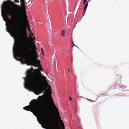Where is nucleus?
Instances as JSON below:
<instances>
[{"label":"nucleus","instance_id":"obj_17","mask_svg":"<svg viewBox=\"0 0 129 129\" xmlns=\"http://www.w3.org/2000/svg\"><path fill=\"white\" fill-rule=\"evenodd\" d=\"M41 52H42V54L43 55H44V53L43 51L42 48H41Z\"/></svg>","mask_w":129,"mask_h":129},{"label":"nucleus","instance_id":"obj_13","mask_svg":"<svg viewBox=\"0 0 129 129\" xmlns=\"http://www.w3.org/2000/svg\"><path fill=\"white\" fill-rule=\"evenodd\" d=\"M65 31L64 30H62L61 31V36L62 37H64L65 35Z\"/></svg>","mask_w":129,"mask_h":129},{"label":"nucleus","instance_id":"obj_15","mask_svg":"<svg viewBox=\"0 0 129 129\" xmlns=\"http://www.w3.org/2000/svg\"><path fill=\"white\" fill-rule=\"evenodd\" d=\"M61 125H62V129H64L65 127L63 123L62 122H61Z\"/></svg>","mask_w":129,"mask_h":129},{"label":"nucleus","instance_id":"obj_19","mask_svg":"<svg viewBox=\"0 0 129 129\" xmlns=\"http://www.w3.org/2000/svg\"><path fill=\"white\" fill-rule=\"evenodd\" d=\"M42 126L44 128H45L46 127L45 126H44L43 125H42Z\"/></svg>","mask_w":129,"mask_h":129},{"label":"nucleus","instance_id":"obj_8","mask_svg":"<svg viewBox=\"0 0 129 129\" xmlns=\"http://www.w3.org/2000/svg\"><path fill=\"white\" fill-rule=\"evenodd\" d=\"M83 4L85 5L83 10H86L87 7L88 5V3H86L87 2V1L86 0H84L83 1Z\"/></svg>","mask_w":129,"mask_h":129},{"label":"nucleus","instance_id":"obj_6","mask_svg":"<svg viewBox=\"0 0 129 129\" xmlns=\"http://www.w3.org/2000/svg\"><path fill=\"white\" fill-rule=\"evenodd\" d=\"M49 101H50V102H51V103L52 104V105L54 106L55 109L56 110L57 112V116L58 117V118H59V119H60V120H61V118H60V117L59 116V113L58 111L57 110V108L55 106V105L53 103V101L52 100V98L51 97V96H50L49 97Z\"/></svg>","mask_w":129,"mask_h":129},{"label":"nucleus","instance_id":"obj_16","mask_svg":"<svg viewBox=\"0 0 129 129\" xmlns=\"http://www.w3.org/2000/svg\"><path fill=\"white\" fill-rule=\"evenodd\" d=\"M72 47H73L74 46H76L74 44V42L73 41H72Z\"/></svg>","mask_w":129,"mask_h":129},{"label":"nucleus","instance_id":"obj_24","mask_svg":"<svg viewBox=\"0 0 129 129\" xmlns=\"http://www.w3.org/2000/svg\"><path fill=\"white\" fill-rule=\"evenodd\" d=\"M89 100V101H90L92 102V101H91V100Z\"/></svg>","mask_w":129,"mask_h":129},{"label":"nucleus","instance_id":"obj_1","mask_svg":"<svg viewBox=\"0 0 129 129\" xmlns=\"http://www.w3.org/2000/svg\"><path fill=\"white\" fill-rule=\"evenodd\" d=\"M8 1L7 5L2 6V16L5 21L9 22V28L7 27V31L9 33H18L20 31L18 24L22 18L21 8L10 0Z\"/></svg>","mask_w":129,"mask_h":129},{"label":"nucleus","instance_id":"obj_3","mask_svg":"<svg viewBox=\"0 0 129 129\" xmlns=\"http://www.w3.org/2000/svg\"><path fill=\"white\" fill-rule=\"evenodd\" d=\"M39 98H40V101H38L36 99L32 100L31 101L32 104L25 106L23 108V109L26 110L27 111H30L33 113L39 114L41 117L44 121L45 126L48 129H57L56 127L52 126L50 117L48 114L46 110L43 109L40 112L38 111V109L40 106L42 99L41 96H40L38 99Z\"/></svg>","mask_w":129,"mask_h":129},{"label":"nucleus","instance_id":"obj_14","mask_svg":"<svg viewBox=\"0 0 129 129\" xmlns=\"http://www.w3.org/2000/svg\"><path fill=\"white\" fill-rule=\"evenodd\" d=\"M32 36H33V34L32 33H31V34H30L29 35V36L31 37V39L33 40L34 41L35 39H34L35 37L34 38V39H33V38L32 37Z\"/></svg>","mask_w":129,"mask_h":129},{"label":"nucleus","instance_id":"obj_21","mask_svg":"<svg viewBox=\"0 0 129 129\" xmlns=\"http://www.w3.org/2000/svg\"><path fill=\"white\" fill-rule=\"evenodd\" d=\"M47 16H48V17H49V14H48H48L47 13Z\"/></svg>","mask_w":129,"mask_h":129},{"label":"nucleus","instance_id":"obj_22","mask_svg":"<svg viewBox=\"0 0 129 129\" xmlns=\"http://www.w3.org/2000/svg\"><path fill=\"white\" fill-rule=\"evenodd\" d=\"M68 71L70 73V70H69V69H68Z\"/></svg>","mask_w":129,"mask_h":129},{"label":"nucleus","instance_id":"obj_7","mask_svg":"<svg viewBox=\"0 0 129 129\" xmlns=\"http://www.w3.org/2000/svg\"><path fill=\"white\" fill-rule=\"evenodd\" d=\"M26 22L25 24L26 25H23V28L25 31L26 30V28L27 26L28 27V29L29 31V33L32 32L30 29V26L28 23V21H27V18H26Z\"/></svg>","mask_w":129,"mask_h":129},{"label":"nucleus","instance_id":"obj_11","mask_svg":"<svg viewBox=\"0 0 129 129\" xmlns=\"http://www.w3.org/2000/svg\"><path fill=\"white\" fill-rule=\"evenodd\" d=\"M36 64L38 66H36V67H38L39 68V69L38 70H39V71H42L43 70L42 68L41 67H40V63L38 64L36 63Z\"/></svg>","mask_w":129,"mask_h":129},{"label":"nucleus","instance_id":"obj_9","mask_svg":"<svg viewBox=\"0 0 129 129\" xmlns=\"http://www.w3.org/2000/svg\"><path fill=\"white\" fill-rule=\"evenodd\" d=\"M29 70H31V71H32V70H34H34H34L33 69V67H31V69L30 70H27V72H26V75H27V78H25L24 79V80L25 81V82H26V83H27L28 82V79H29V78L28 77V76L27 75V72H28V71Z\"/></svg>","mask_w":129,"mask_h":129},{"label":"nucleus","instance_id":"obj_10","mask_svg":"<svg viewBox=\"0 0 129 129\" xmlns=\"http://www.w3.org/2000/svg\"><path fill=\"white\" fill-rule=\"evenodd\" d=\"M34 71L36 72V73H33L34 74H36L40 76L42 74L39 71V70L38 69H36Z\"/></svg>","mask_w":129,"mask_h":129},{"label":"nucleus","instance_id":"obj_2","mask_svg":"<svg viewBox=\"0 0 129 129\" xmlns=\"http://www.w3.org/2000/svg\"><path fill=\"white\" fill-rule=\"evenodd\" d=\"M27 75L29 79L27 83H24L25 88L29 89L31 87L36 95L42 93L45 90L44 84L47 82L45 76L42 74L39 76L37 74H34L30 70L28 71Z\"/></svg>","mask_w":129,"mask_h":129},{"label":"nucleus","instance_id":"obj_4","mask_svg":"<svg viewBox=\"0 0 129 129\" xmlns=\"http://www.w3.org/2000/svg\"><path fill=\"white\" fill-rule=\"evenodd\" d=\"M16 47L15 48L16 53L13 52V55L14 58L17 60H20L22 64L26 63L27 65H30L31 64L26 61L25 56L29 58L31 61L33 59L30 57H28L26 55L25 53L27 52H30L29 48L26 46L22 40L17 39L15 41ZM13 47V51H14Z\"/></svg>","mask_w":129,"mask_h":129},{"label":"nucleus","instance_id":"obj_20","mask_svg":"<svg viewBox=\"0 0 129 129\" xmlns=\"http://www.w3.org/2000/svg\"><path fill=\"white\" fill-rule=\"evenodd\" d=\"M69 99L70 100H71V101L72 100V99L71 97H70Z\"/></svg>","mask_w":129,"mask_h":129},{"label":"nucleus","instance_id":"obj_23","mask_svg":"<svg viewBox=\"0 0 129 129\" xmlns=\"http://www.w3.org/2000/svg\"><path fill=\"white\" fill-rule=\"evenodd\" d=\"M39 122V123H40V124H41V122Z\"/></svg>","mask_w":129,"mask_h":129},{"label":"nucleus","instance_id":"obj_5","mask_svg":"<svg viewBox=\"0 0 129 129\" xmlns=\"http://www.w3.org/2000/svg\"><path fill=\"white\" fill-rule=\"evenodd\" d=\"M32 45L33 50L32 55L30 56V57L33 59L32 61H31L29 58L25 56L24 57L26 61L30 63L31 64L30 65L31 66L36 67L38 66L36 64V63L38 64L40 63V61L37 59L39 56L37 54V53L36 51V50H37L38 49H36V46L35 44L33 43Z\"/></svg>","mask_w":129,"mask_h":129},{"label":"nucleus","instance_id":"obj_18","mask_svg":"<svg viewBox=\"0 0 129 129\" xmlns=\"http://www.w3.org/2000/svg\"><path fill=\"white\" fill-rule=\"evenodd\" d=\"M15 2L16 3H19V0H14Z\"/></svg>","mask_w":129,"mask_h":129},{"label":"nucleus","instance_id":"obj_12","mask_svg":"<svg viewBox=\"0 0 129 129\" xmlns=\"http://www.w3.org/2000/svg\"><path fill=\"white\" fill-rule=\"evenodd\" d=\"M24 1V0H20L21 5L23 7H25Z\"/></svg>","mask_w":129,"mask_h":129}]
</instances>
